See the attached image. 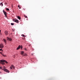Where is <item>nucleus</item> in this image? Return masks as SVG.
<instances>
[{
	"label": "nucleus",
	"instance_id": "c756f323",
	"mask_svg": "<svg viewBox=\"0 0 80 80\" xmlns=\"http://www.w3.org/2000/svg\"><path fill=\"white\" fill-rule=\"evenodd\" d=\"M14 30L13 31V32H14Z\"/></svg>",
	"mask_w": 80,
	"mask_h": 80
},
{
	"label": "nucleus",
	"instance_id": "c85d7f7f",
	"mask_svg": "<svg viewBox=\"0 0 80 80\" xmlns=\"http://www.w3.org/2000/svg\"><path fill=\"white\" fill-rule=\"evenodd\" d=\"M5 3V4H7V3Z\"/></svg>",
	"mask_w": 80,
	"mask_h": 80
},
{
	"label": "nucleus",
	"instance_id": "9b49d317",
	"mask_svg": "<svg viewBox=\"0 0 80 80\" xmlns=\"http://www.w3.org/2000/svg\"><path fill=\"white\" fill-rule=\"evenodd\" d=\"M17 18H18V19H19V20H20V19H21V18H20V16H18Z\"/></svg>",
	"mask_w": 80,
	"mask_h": 80
},
{
	"label": "nucleus",
	"instance_id": "423d86ee",
	"mask_svg": "<svg viewBox=\"0 0 80 80\" xmlns=\"http://www.w3.org/2000/svg\"><path fill=\"white\" fill-rule=\"evenodd\" d=\"M3 44H0V48H3Z\"/></svg>",
	"mask_w": 80,
	"mask_h": 80
},
{
	"label": "nucleus",
	"instance_id": "f8f14e48",
	"mask_svg": "<svg viewBox=\"0 0 80 80\" xmlns=\"http://www.w3.org/2000/svg\"><path fill=\"white\" fill-rule=\"evenodd\" d=\"M11 67H12V68H15V66H13V65H11Z\"/></svg>",
	"mask_w": 80,
	"mask_h": 80
},
{
	"label": "nucleus",
	"instance_id": "ddd939ff",
	"mask_svg": "<svg viewBox=\"0 0 80 80\" xmlns=\"http://www.w3.org/2000/svg\"><path fill=\"white\" fill-rule=\"evenodd\" d=\"M0 5H2V7L3 6V3H2V2L1 3Z\"/></svg>",
	"mask_w": 80,
	"mask_h": 80
},
{
	"label": "nucleus",
	"instance_id": "4468645a",
	"mask_svg": "<svg viewBox=\"0 0 80 80\" xmlns=\"http://www.w3.org/2000/svg\"><path fill=\"white\" fill-rule=\"evenodd\" d=\"M6 10H7V11H10V10L8 8H6Z\"/></svg>",
	"mask_w": 80,
	"mask_h": 80
},
{
	"label": "nucleus",
	"instance_id": "4be33fe9",
	"mask_svg": "<svg viewBox=\"0 0 80 80\" xmlns=\"http://www.w3.org/2000/svg\"><path fill=\"white\" fill-rule=\"evenodd\" d=\"M22 48H23V47L22 46H21V49H22Z\"/></svg>",
	"mask_w": 80,
	"mask_h": 80
},
{
	"label": "nucleus",
	"instance_id": "aec40b11",
	"mask_svg": "<svg viewBox=\"0 0 80 80\" xmlns=\"http://www.w3.org/2000/svg\"><path fill=\"white\" fill-rule=\"evenodd\" d=\"M22 36L23 37H25V35H24L23 34H22Z\"/></svg>",
	"mask_w": 80,
	"mask_h": 80
},
{
	"label": "nucleus",
	"instance_id": "412c9836",
	"mask_svg": "<svg viewBox=\"0 0 80 80\" xmlns=\"http://www.w3.org/2000/svg\"><path fill=\"white\" fill-rule=\"evenodd\" d=\"M0 51H3V50L2 49H0Z\"/></svg>",
	"mask_w": 80,
	"mask_h": 80
},
{
	"label": "nucleus",
	"instance_id": "7ed1b4c3",
	"mask_svg": "<svg viewBox=\"0 0 80 80\" xmlns=\"http://www.w3.org/2000/svg\"><path fill=\"white\" fill-rule=\"evenodd\" d=\"M2 70H4V72H8V73H9V71L7 70V69L4 68V69H2Z\"/></svg>",
	"mask_w": 80,
	"mask_h": 80
},
{
	"label": "nucleus",
	"instance_id": "6ab92c4d",
	"mask_svg": "<svg viewBox=\"0 0 80 80\" xmlns=\"http://www.w3.org/2000/svg\"><path fill=\"white\" fill-rule=\"evenodd\" d=\"M18 7L20 9V8H21V7H20V6H18Z\"/></svg>",
	"mask_w": 80,
	"mask_h": 80
},
{
	"label": "nucleus",
	"instance_id": "f03ea898",
	"mask_svg": "<svg viewBox=\"0 0 80 80\" xmlns=\"http://www.w3.org/2000/svg\"><path fill=\"white\" fill-rule=\"evenodd\" d=\"M21 53L22 56H26L27 55L26 54H24V52H23V51H22Z\"/></svg>",
	"mask_w": 80,
	"mask_h": 80
},
{
	"label": "nucleus",
	"instance_id": "1a4fd4ad",
	"mask_svg": "<svg viewBox=\"0 0 80 80\" xmlns=\"http://www.w3.org/2000/svg\"><path fill=\"white\" fill-rule=\"evenodd\" d=\"M3 41L5 43H7V41L5 39H3Z\"/></svg>",
	"mask_w": 80,
	"mask_h": 80
},
{
	"label": "nucleus",
	"instance_id": "cd10ccee",
	"mask_svg": "<svg viewBox=\"0 0 80 80\" xmlns=\"http://www.w3.org/2000/svg\"><path fill=\"white\" fill-rule=\"evenodd\" d=\"M1 32V30H0V33Z\"/></svg>",
	"mask_w": 80,
	"mask_h": 80
},
{
	"label": "nucleus",
	"instance_id": "a878e982",
	"mask_svg": "<svg viewBox=\"0 0 80 80\" xmlns=\"http://www.w3.org/2000/svg\"><path fill=\"white\" fill-rule=\"evenodd\" d=\"M0 53L1 54H2V52H0Z\"/></svg>",
	"mask_w": 80,
	"mask_h": 80
},
{
	"label": "nucleus",
	"instance_id": "f3484780",
	"mask_svg": "<svg viewBox=\"0 0 80 80\" xmlns=\"http://www.w3.org/2000/svg\"><path fill=\"white\" fill-rule=\"evenodd\" d=\"M1 54L2 55V56H3L4 57H5V56H6V55H3V54L2 53Z\"/></svg>",
	"mask_w": 80,
	"mask_h": 80
},
{
	"label": "nucleus",
	"instance_id": "393cba45",
	"mask_svg": "<svg viewBox=\"0 0 80 80\" xmlns=\"http://www.w3.org/2000/svg\"><path fill=\"white\" fill-rule=\"evenodd\" d=\"M2 67H0V69H2Z\"/></svg>",
	"mask_w": 80,
	"mask_h": 80
},
{
	"label": "nucleus",
	"instance_id": "bb28decb",
	"mask_svg": "<svg viewBox=\"0 0 80 80\" xmlns=\"http://www.w3.org/2000/svg\"><path fill=\"white\" fill-rule=\"evenodd\" d=\"M25 50H27V49H26V48H25Z\"/></svg>",
	"mask_w": 80,
	"mask_h": 80
},
{
	"label": "nucleus",
	"instance_id": "a211bd4d",
	"mask_svg": "<svg viewBox=\"0 0 80 80\" xmlns=\"http://www.w3.org/2000/svg\"><path fill=\"white\" fill-rule=\"evenodd\" d=\"M1 54L2 55V56H3L4 57H5V56H6V55H3V54L2 53Z\"/></svg>",
	"mask_w": 80,
	"mask_h": 80
},
{
	"label": "nucleus",
	"instance_id": "6e6552de",
	"mask_svg": "<svg viewBox=\"0 0 80 80\" xmlns=\"http://www.w3.org/2000/svg\"><path fill=\"white\" fill-rule=\"evenodd\" d=\"M5 33L6 35H8V31H5Z\"/></svg>",
	"mask_w": 80,
	"mask_h": 80
},
{
	"label": "nucleus",
	"instance_id": "39448f33",
	"mask_svg": "<svg viewBox=\"0 0 80 80\" xmlns=\"http://www.w3.org/2000/svg\"><path fill=\"white\" fill-rule=\"evenodd\" d=\"M13 21L15 22H16V23H18V20L17 19H13Z\"/></svg>",
	"mask_w": 80,
	"mask_h": 80
},
{
	"label": "nucleus",
	"instance_id": "9d476101",
	"mask_svg": "<svg viewBox=\"0 0 80 80\" xmlns=\"http://www.w3.org/2000/svg\"><path fill=\"white\" fill-rule=\"evenodd\" d=\"M20 48V45H19L18 47L17 48V50H19Z\"/></svg>",
	"mask_w": 80,
	"mask_h": 80
},
{
	"label": "nucleus",
	"instance_id": "b1692460",
	"mask_svg": "<svg viewBox=\"0 0 80 80\" xmlns=\"http://www.w3.org/2000/svg\"><path fill=\"white\" fill-rule=\"evenodd\" d=\"M10 69H12V67H10Z\"/></svg>",
	"mask_w": 80,
	"mask_h": 80
},
{
	"label": "nucleus",
	"instance_id": "20e7f679",
	"mask_svg": "<svg viewBox=\"0 0 80 80\" xmlns=\"http://www.w3.org/2000/svg\"><path fill=\"white\" fill-rule=\"evenodd\" d=\"M3 13H4V14L5 15V17H7V12L5 11L4 10H3Z\"/></svg>",
	"mask_w": 80,
	"mask_h": 80
},
{
	"label": "nucleus",
	"instance_id": "f257e3e1",
	"mask_svg": "<svg viewBox=\"0 0 80 80\" xmlns=\"http://www.w3.org/2000/svg\"><path fill=\"white\" fill-rule=\"evenodd\" d=\"M4 62H5L6 63H8V62L6 60L3 59L1 60V61L0 60V63H1L2 65H4V64H5V63H4Z\"/></svg>",
	"mask_w": 80,
	"mask_h": 80
},
{
	"label": "nucleus",
	"instance_id": "0eeeda50",
	"mask_svg": "<svg viewBox=\"0 0 80 80\" xmlns=\"http://www.w3.org/2000/svg\"><path fill=\"white\" fill-rule=\"evenodd\" d=\"M7 40H9V41H12V39L10 38H8V37H7Z\"/></svg>",
	"mask_w": 80,
	"mask_h": 80
},
{
	"label": "nucleus",
	"instance_id": "5701e85b",
	"mask_svg": "<svg viewBox=\"0 0 80 80\" xmlns=\"http://www.w3.org/2000/svg\"><path fill=\"white\" fill-rule=\"evenodd\" d=\"M11 25H14V24L13 23H11Z\"/></svg>",
	"mask_w": 80,
	"mask_h": 80
},
{
	"label": "nucleus",
	"instance_id": "2eb2a0df",
	"mask_svg": "<svg viewBox=\"0 0 80 80\" xmlns=\"http://www.w3.org/2000/svg\"><path fill=\"white\" fill-rule=\"evenodd\" d=\"M24 17H25V18H27V16H26L25 15H24Z\"/></svg>",
	"mask_w": 80,
	"mask_h": 80
},
{
	"label": "nucleus",
	"instance_id": "dca6fc26",
	"mask_svg": "<svg viewBox=\"0 0 80 80\" xmlns=\"http://www.w3.org/2000/svg\"><path fill=\"white\" fill-rule=\"evenodd\" d=\"M1 54L2 55V56H3L4 57H5V56H6V55H3V54L2 53Z\"/></svg>",
	"mask_w": 80,
	"mask_h": 80
}]
</instances>
